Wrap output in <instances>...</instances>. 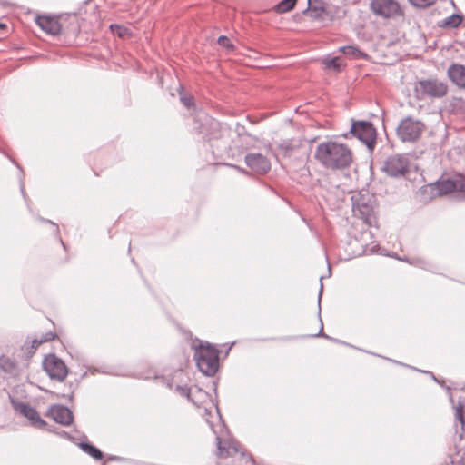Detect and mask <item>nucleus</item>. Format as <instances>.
I'll use <instances>...</instances> for the list:
<instances>
[{
  "label": "nucleus",
  "mask_w": 465,
  "mask_h": 465,
  "mask_svg": "<svg viewBox=\"0 0 465 465\" xmlns=\"http://www.w3.org/2000/svg\"><path fill=\"white\" fill-rule=\"evenodd\" d=\"M315 159L325 168L342 170L352 162L351 150L344 143L335 141H326L317 145Z\"/></svg>",
  "instance_id": "nucleus-1"
},
{
  "label": "nucleus",
  "mask_w": 465,
  "mask_h": 465,
  "mask_svg": "<svg viewBox=\"0 0 465 465\" xmlns=\"http://www.w3.org/2000/svg\"><path fill=\"white\" fill-rule=\"evenodd\" d=\"M455 410V432L451 437L448 457L451 465H465V397L451 399Z\"/></svg>",
  "instance_id": "nucleus-2"
},
{
  "label": "nucleus",
  "mask_w": 465,
  "mask_h": 465,
  "mask_svg": "<svg viewBox=\"0 0 465 465\" xmlns=\"http://www.w3.org/2000/svg\"><path fill=\"white\" fill-rule=\"evenodd\" d=\"M194 360L202 373L213 376L219 367V351L209 343H200L194 346Z\"/></svg>",
  "instance_id": "nucleus-3"
},
{
  "label": "nucleus",
  "mask_w": 465,
  "mask_h": 465,
  "mask_svg": "<svg viewBox=\"0 0 465 465\" xmlns=\"http://www.w3.org/2000/svg\"><path fill=\"white\" fill-rule=\"evenodd\" d=\"M352 211L356 217L361 218L369 226H377L376 199L368 192L360 193L351 197Z\"/></svg>",
  "instance_id": "nucleus-4"
},
{
  "label": "nucleus",
  "mask_w": 465,
  "mask_h": 465,
  "mask_svg": "<svg viewBox=\"0 0 465 465\" xmlns=\"http://www.w3.org/2000/svg\"><path fill=\"white\" fill-rule=\"evenodd\" d=\"M434 185L440 195L453 193L460 199H465V175L460 173L442 175Z\"/></svg>",
  "instance_id": "nucleus-5"
},
{
  "label": "nucleus",
  "mask_w": 465,
  "mask_h": 465,
  "mask_svg": "<svg viewBox=\"0 0 465 465\" xmlns=\"http://www.w3.org/2000/svg\"><path fill=\"white\" fill-rule=\"evenodd\" d=\"M425 128V124L422 121L407 116L399 123L396 134L404 143H414L421 137Z\"/></svg>",
  "instance_id": "nucleus-6"
},
{
  "label": "nucleus",
  "mask_w": 465,
  "mask_h": 465,
  "mask_svg": "<svg viewBox=\"0 0 465 465\" xmlns=\"http://www.w3.org/2000/svg\"><path fill=\"white\" fill-rule=\"evenodd\" d=\"M414 91L418 99H439L447 94L448 85L438 79H426L418 81Z\"/></svg>",
  "instance_id": "nucleus-7"
},
{
  "label": "nucleus",
  "mask_w": 465,
  "mask_h": 465,
  "mask_svg": "<svg viewBox=\"0 0 465 465\" xmlns=\"http://www.w3.org/2000/svg\"><path fill=\"white\" fill-rule=\"evenodd\" d=\"M350 133L362 142L369 150L372 151L376 145L377 133L373 124L368 121H353Z\"/></svg>",
  "instance_id": "nucleus-8"
},
{
  "label": "nucleus",
  "mask_w": 465,
  "mask_h": 465,
  "mask_svg": "<svg viewBox=\"0 0 465 465\" xmlns=\"http://www.w3.org/2000/svg\"><path fill=\"white\" fill-rule=\"evenodd\" d=\"M410 160L405 154H393L386 158L381 170L391 177H403L409 173Z\"/></svg>",
  "instance_id": "nucleus-9"
},
{
  "label": "nucleus",
  "mask_w": 465,
  "mask_h": 465,
  "mask_svg": "<svg viewBox=\"0 0 465 465\" xmlns=\"http://www.w3.org/2000/svg\"><path fill=\"white\" fill-rule=\"evenodd\" d=\"M43 368L51 379L58 381H63L68 374L65 363L55 354H49L45 357Z\"/></svg>",
  "instance_id": "nucleus-10"
},
{
  "label": "nucleus",
  "mask_w": 465,
  "mask_h": 465,
  "mask_svg": "<svg viewBox=\"0 0 465 465\" xmlns=\"http://www.w3.org/2000/svg\"><path fill=\"white\" fill-rule=\"evenodd\" d=\"M370 8L374 15L386 18L397 16L402 13L395 0H371Z\"/></svg>",
  "instance_id": "nucleus-11"
},
{
  "label": "nucleus",
  "mask_w": 465,
  "mask_h": 465,
  "mask_svg": "<svg viewBox=\"0 0 465 465\" xmlns=\"http://www.w3.org/2000/svg\"><path fill=\"white\" fill-rule=\"evenodd\" d=\"M199 132L203 134L204 137L210 142L223 139L230 134V130L227 127H223L219 122L211 118L206 119L205 124H202Z\"/></svg>",
  "instance_id": "nucleus-12"
},
{
  "label": "nucleus",
  "mask_w": 465,
  "mask_h": 465,
  "mask_svg": "<svg viewBox=\"0 0 465 465\" xmlns=\"http://www.w3.org/2000/svg\"><path fill=\"white\" fill-rule=\"evenodd\" d=\"M246 165L255 173L265 174L271 169V163L262 153H248L244 158Z\"/></svg>",
  "instance_id": "nucleus-13"
},
{
  "label": "nucleus",
  "mask_w": 465,
  "mask_h": 465,
  "mask_svg": "<svg viewBox=\"0 0 465 465\" xmlns=\"http://www.w3.org/2000/svg\"><path fill=\"white\" fill-rule=\"evenodd\" d=\"M12 403L15 410L26 417L34 426L42 428L45 425V421L39 416V413L36 411V410L31 407L29 404L15 401H12Z\"/></svg>",
  "instance_id": "nucleus-14"
},
{
  "label": "nucleus",
  "mask_w": 465,
  "mask_h": 465,
  "mask_svg": "<svg viewBox=\"0 0 465 465\" xmlns=\"http://www.w3.org/2000/svg\"><path fill=\"white\" fill-rule=\"evenodd\" d=\"M48 416L51 417L55 422L64 426H68L73 422L72 411L63 405H53L47 412Z\"/></svg>",
  "instance_id": "nucleus-15"
},
{
  "label": "nucleus",
  "mask_w": 465,
  "mask_h": 465,
  "mask_svg": "<svg viewBox=\"0 0 465 465\" xmlns=\"http://www.w3.org/2000/svg\"><path fill=\"white\" fill-rule=\"evenodd\" d=\"M35 22L43 31L52 35H59L61 32V24L55 17L48 15H38L35 18Z\"/></svg>",
  "instance_id": "nucleus-16"
},
{
  "label": "nucleus",
  "mask_w": 465,
  "mask_h": 465,
  "mask_svg": "<svg viewBox=\"0 0 465 465\" xmlns=\"http://www.w3.org/2000/svg\"><path fill=\"white\" fill-rule=\"evenodd\" d=\"M217 456L219 458H227L235 455L239 451V444L236 441L222 440L216 437Z\"/></svg>",
  "instance_id": "nucleus-17"
},
{
  "label": "nucleus",
  "mask_w": 465,
  "mask_h": 465,
  "mask_svg": "<svg viewBox=\"0 0 465 465\" xmlns=\"http://www.w3.org/2000/svg\"><path fill=\"white\" fill-rule=\"evenodd\" d=\"M450 79L458 86L465 88V66L453 64L448 70Z\"/></svg>",
  "instance_id": "nucleus-18"
},
{
  "label": "nucleus",
  "mask_w": 465,
  "mask_h": 465,
  "mask_svg": "<svg viewBox=\"0 0 465 465\" xmlns=\"http://www.w3.org/2000/svg\"><path fill=\"white\" fill-rule=\"evenodd\" d=\"M176 390L182 396L186 397L195 405H199L198 401L195 399L196 396L198 398L207 397V393L196 386L194 388L177 386Z\"/></svg>",
  "instance_id": "nucleus-19"
},
{
  "label": "nucleus",
  "mask_w": 465,
  "mask_h": 465,
  "mask_svg": "<svg viewBox=\"0 0 465 465\" xmlns=\"http://www.w3.org/2000/svg\"><path fill=\"white\" fill-rule=\"evenodd\" d=\"M325 13L324 3L322 0H308V8L304 11V14H309L313 19H320Z\"/></svg>",
  "instance_id": "nucleus-20"
},
{
  "label": "nucleus",
  "mask_w": 465,
  "mask_h": 465,
  "mask_svg": "<svg viewBox=\"0 0 465 465\" xmlns=\"http://www.w3.org/2000/svg\"><path fill=\"white\" fill-rule=\"evenodd\" d=\"M41 345V341L38 338L31 341L26 340L24 345L21 346V351L26 359L31 358L36 351L37 348Z\"/></svg>",
  "instance_id": "nucleus-21"
},
{
  "label": "nucleus",
  "mask_w": 465,
  "mask_h": 465,
  "mask_svg": "<svg viewBox=\"0 0 465 465\" xmlns=\"http://www.w3.org/2000/svg\"><path fill=\"white\" fill-rule=\"evenodd\" d=\"M0 370L6 373H15L18 371V365L15 361L8 356H0Z\"/></svg>",
  "instance_id": "nucleus-22"
},
{
  "label": "nucleus",
  "mask_w": 465,
  "mask_h": 465,
  "mask_svg": "<svg viewBox=\"0 0 465 465\" xmlns=\"http://www.w3.org/2000/svg\"><path fill=\"white\" fill-rule=\"evenodd\" d=\"M462 15L453 14L440 22L439 26L443 28H457L462 23Z\"/></svg>",
  "instance_id": "nucleus-23"
},
{
  "label": "nucleus",
  "mask_w": 465,
  "mask_h": 465,
  "mask_svg": "<svg viewBox=\"0 0 465 465\" xmlns=\"http://www.w3.org/2000/svg\"><path fill=\"white\" fill-rule=\"evenodd\" d=\"M80 448L84 452L93 457L94 460H100L104 458L103 452L96 448L95 446L92 445L91 443L87 442H81L79 444Z\"/></svg>",
  "instance_id": "nucleus-24"
},
{
  "label": "nucleus",
  "mask_w": 465,
  "mask_h": 465,
  "mask_svg": "<svg viewBox=\"0 0 465 465\" xmlns=\"http://www.w3.org/2000/svg\"><path fill=\"white\" fill-rule=\"evenodd\" d=\"M340 51L345 55L351 56L352 58H368V55L361 50L353 45H346L340 48Z\"/></svg>",
  "instance_id": "nucleus-25"
},
{
  "label": "nucleus",
  "mask_w": 465,
  "mask_h": 465,
  "mask_svg": "<svg viewBox=\"0 0 465 465\" xmlns=\"http://www.w3.org/2000/svg\"><path fill=\"white\" fill-rule=\"evenodd\" d=\"M110 30L113 33V35H117L118 37L123 39L128 38L131 35L130 30L127 27L121 25H111Z\"/></svg>",
  "instance_id": "nucleus-26"
},
{
  "label": "nucleus",
  "mask_w": 465,
  "mask_h": 465,
  "mask_svg": "<svg viewBox=\"0 0 465 465\" xmlns=\"http://www.w3.org/2000/svg\"><path fill=\"white\" fill-rule=\"evenodd\" d=\"M297 0H282L276 5L278 13H286L294 8Z\"/></svg>",
  "instance_id": "nucleus-27"
},
{
  "label": "nucleus",
  "mask_w": 465,
  "mask_h": 465,
  "mask_svg": "<svg viewBox=\"0 0 465 465\" xmlns=\"http://www.w3.org/2000/svg\"><path fill=\"white\" fill-rule=\"evenodd\" d=\"M278 149L283 152L285 155H289L294 151L295 146L292 140H283L278 144Z\"/></svg>",
  "instance_id": "nucleus-28"
},
{
  "label": "nucleus",
  "mask_w": 465,
  "mask_h": 465,
  "mask_svg": "<svg viewBox=\"0 0 465 465\" xmlns=\"http://www.w3.org/2000/svg\"><path fill=\"white\" fill-rule=\"evenodd\" d=\"M410 3L415 6L426 8L433 5L437 0H409Z\"/></svg>",
  "instance_id": "nucleus-29"
},
{
  "label": "nucleus",
  "mask_w": 465,
  "mask_h": 465,
  "mask_svg": "<svg viewBox=\"0 0 465 465\" xmlns=\"http://www.w3.org/2000/svg\"><path fill=\"white\" fill-rule=\"evenodd\" d=\"M57 338V334L54 331H47L44 333L40 338H38L39 341H41V344L48 341H52Z\"/></svg>",
  "instance_id": "nucleus-30"
},
{
  "label": "nucleus",
  "mask_w": 465,
  "mask_h": 465,
  "mask_svg": "<svg viewBox=\"0 0 465 465\" xmlns=\"http://www.w3.org/2000/svg\"><path fill=\"white\" fill-rule=\"evenodd\" d=\"M217 43L221 45V46H223L227 49H233V45L232 44L231 40L225 36V35H221L218 37V40H217Z\"/></svg>",
  "instance_id": "nucleus-31"
},
{
  "label": "nucleus",
  "mask_w": 465,
  "mask_h": 465,
  "mask_svg": "<svg viewBox=\"0 0 465 465\" xmlns=\"http://www.w3.org/2000/svg\"><path fill=\"white\" fill-rule=\"evenodd\" d=\"M325 65L327 68H332L334 70H339L340 69V63H339V58H332V59H330V60H327L325 62Z\"/></svg>",
  "instance_id": "nucleus-32"
},
{
  "label": "nucleus",
  "mask_w": 465,
  "mask_h": 465,
  "mask_svg": "<svg viewBox=\"0 0 465 465\" xmlns=\"http://www.w3.org/2000/svg\"><path fill=\"white\" fill-rule=\"evenodd\" d=\"M180 100L187 108H190L193 104V97L192 96L181 95Z\"/></svg>",
  "instance_id": "nucleus-33"
},
{
  "label": "nucleus",
  "mask_w": 465,
  "mask_h": 465,
  "mask_svg": "<svg viewBox=\"0 0 465 465\" xmlns=\"http://www.w3.org/2000/svg\"><path fill=\"white\" fill-rule=\"evenodd\" d=\"M43 222L53 224L54 226H55L56 230H58V226L54 223L51 222L50 220L43 219Z\"/></svg>",
  "instance_id": "nucleus-34"
},
{
  "label": "nucleus",
  "mask_w": 465,
  "mask_h": 465,
  "mask_svg": "<svg viewBox=\"0 0 465 465\" xmlns=\"http://www.w3.org/2000/svg\"><path fill=\"white\" fill-rule=\"evenodd\" d=\"M232 166H233L235 169H237L238 171H240V172H242V173H246V171H245V170H243V169H242V168H240V167H238V166H236V165H232Z\"/></svg>",
  "instance_id": "nucleus-35"
},
{
  "label": "nucleus",
  "mask_w": 465,
  "mask_h": 465,
  "mask_svg": "<svg viewBox=\"0 0 465 465\" xmlns=\"http://www.w3.org/2000/svg\"><path fill=\"white\" fill-rule=\"evenodd\" d=\"M322 330H323V327L322 326V327H321V330H320V332H319V334H318L317 336H322V335H323V333H322Z\"/></svg>",
  "instance_id": "nucleus-36"
},
{
  "label": "nucleus",
  "mask_w": 465,
  "mask_h": 465,
  "mask_svg": "<svg viewBox=\"0 0 465 465\" xmlns=\"http://www.w3.org/2000/svg\"><path fill=\"white\" fill-rule=\"evenodd\" d=\"M224 148H230V144L228 143H224Z\"/></svg>",
  "instance_id": "nucleus-37"
},
{
  "label": "nucleus",
  "mask_w": 465,
  "mask_h": 465,
  "mask_svg": "<svg viewBox=\"0 0 465 465\" xmlns=\"http://www.w3.org/2000/svg\"><path fill=\"white\" fill-rule=\"evenodd\" d=\"M5 25L3 24H0V28L5 27Z\"/></svg>",
  "instance_id": "nucleus-38"
}]
</instances>
